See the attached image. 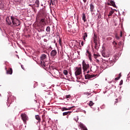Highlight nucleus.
Wrapping results in <instances>:
<instances>
[{
  "label": "nucleus",
  "mask_w": 130,
  "mask_h": 130,
  "mask_svg": "<svg viewBox=\"0 0 130 130\" xmlns=\"http://www.w3.org/2000/svg\"><path fill=\"white\" fill-rule=\"evenodd\" d=\"M11 19L12 20V24H11V27L14 28V27H17L21 25V22L19 19H17L15 17L11 16Z\"/></svg>",
  "instance_id": "obj_1"
},
{
  "label": "nucleus",
  "mask_w": 130,
  "mask_h": 130,
  "mask_svg": "<svg viewBox=\"0 0 130 130\" xmlns=\"http://www.w3.org/2000/svg\"><path fill=\"white\" fill-rule=\"evenodd\" d=\"M40 58V63L42 67H43L44 69H49L50 68V65H46V64H45V62L43 60L46 58V55L44 54H42Z\"/></svg>",
  "instance_id": "obj_2"
},
{
  "label": "nucleus",
  "mask_w": 130,
  "mask_h": 130,
  "mask_svg": "<svg viewBox=\"0 0 130 130\" xmlns=\"http://www.w3.org/2000/svg\"><path fill=\"white\" fill-rule=\"evenodd\" d=\"M75 75L77 79V80H80V77L78 76H80L82 75V68L81 67H76L75 69Z\"/></svg>",
  "instance_id": "obj_3"
},
{
  "label": "nucleus",
  "mask_w": 130,
  "mask_h": 130,
  "mask_svg": "<svg viewBox=\"0 0 130 130\" xmlns=\"http://www.w3.org/2000/svg\"><path fill=\"white\" fill-rule=\"evenodd\" d=\"M82 69L84 73H86L88 70H90V72H92V68L90 69L89 64L86 63V62L84 60H83L82 62Z\"/></svg>",
  "instance_id": "obj_4"
},
{
  "label": "nucleus",
  "mask_w": 130,
  "mask_h": 130,
  "mask_svg": "<svg viewBox=\"0 0 130 130\" xmlns=\"http://www.w3.org/2000/svg\"><path fill=\"white\" fill-rule=\"evenodd\" d=\"M44 15H45V12L43 9H42L40 11V12H38L37 18L39 19L44 18Z\"/></svg>",
  "instance_id": "obj_5"
},
{
  "label": "nucleus",
  "mask_w": 130,
  "mask_h": 130,
  "mask_svg": "<svg viewBox=\"0 0 130 130\" xmlns=\"http://www.w3.org/2000/svg\"><path fill=\"white\" fill-rule=\"evenodd\" d=\"M21 116L23 121L25 123H26L27 122V120H28V119L27 115H26V114H21Z\"/></svg>",
  "instance_id": "obj_6"
},
{
  "label": "nucleus",
  "mask_w": 130,
  "mask_h": 130,
  "mask_svg": "<svg viewBox=\"0 0 130 130\" xmlns=\"http://www.w3.org/2000/svg\"><path fill=\"white\" fill-rule=\"evenodd\" d=\"M56 54H57V51L55 50H53L50 52V55L52 57H54Z\"/></svg>",
  "instance_id": "obj_7"
},
{
  "label": "nucleus",
  "mask_w": 130,
  "mask_h": 130,
  "mask_svg": "<svg viewBox=\"0 0 130 130\" xmlns=\"http://www.w3.org/2000/svg\"><path fill=\"white\" fill-rule=\"evenodd\" d=\"M108 6H112L114 8H116V5H115V2L113 1H111L110 3H107Z\"/></svg>",
  "instance_id": "obj_8"
},
{
  "label": "nucleus",
  "mask_w": 130,
  "mask_h": 130,
  "mask_svg": "<svg viewBox=\"0 0 130 130\" xmlns=\"http://www.w3.org/2000/svg\"><path fill=\"white\" fill-rule=\"evenodd\" d=\"M96 76H97V75H94V74L89 75V74H87L86 75H85V79H91V78H94V77H96Z\"/></svg>",
  "instance_id": "obj_9"
},
{
  "label": "nucleus",
  "mask_w": 130,
  "mask_h": 130,
  "mask_svg": "<svg viewBox=\"0 0 130 130\" xmlns=\"http://www.w3.org/2000/svg\"><path fill=\"white\" fill-rule=\"evenodd\" d=\"M6 24L8 26H11L12 25V22L11 21V20H10V17H9V16L6 18Z\"/></svg>",
  "instance_id": "obj_10"
},
{
  "label": "nucleus",
  "mask_w": 130,
  "mask_h": 130,
  "mask_svg": "<svg viewBox=\"0 0 130 130\" xmlns=\"http://www.w3.org/2000/svg\"><path fill=\"white\" fill-rule=\"evenodd\" d=\"M5 69L7 75H12V74H13V69L12 68H10L8 70H7V68H6Z\"/></svg>",
  "instance_id": "obj_11"
},
{
  "label": "nucleus",
  "mask_w": 130,
  "mask_h": 130,
  "mask_svg": "<svg viewBox=\"0 0 130 130\" xmlns=\"http://www.w3.org/2000/svg\"><path fill=\"white\" fill-rule=\"evenodd\" d=\"M40 22L42 23V25H43V26H45V25H46V22H45V18L44 17L42 18Z\"/></svg>",
  "instance_id": "obj_12"
},
{
  "label": "nucleus",
  "mask_w": 130,
  "mask_h": 130,
  "mask_svg": "<svg viewBox=\"0 0 130 130\" xmlns=\"http://www.w3.org/2000/svg\"><path fill=\"white\" fill-rule=\"evenodd\" d=\"M72 108H73V107H71L68 108H67L66 107H62V108H60L59 109H60L62 111H66L67 110H71Z\"/></svg>",
  "instance_id": "obj_13"
},
{
  "label": "nucleus",
  "mask_w": 130,
  "mask_h": 130,
  "mask_svg": "<svg viewBox=\"0 0 130 130\" xmlns=\"http://www.w3.org/2000/svg\"><path fill=\"white\" fill-rule=\"evenodd\" d=\"M36 119H37V120H38L39 123H40V121H41V118H40V116H39V115H36Z\"/></svg>",
  "instance_id": "obj_14"
},
{
  "label": "nucleus",
  "mask_w": 130,
  "mask_h": 130,
  "mask_svg": "<svg viewBox=\"0 0 130 130\" xmlns=\"http://www.w3.org/2000/svg\"><path fill=\"white\" fill-rule=\"evenodd\" d=\"M90 6V12H93V10H94V5H93V4H90L89 5Z\"/></svg>",
  "instance_id": "obj_15"
},
{
  "label": "nucleus",
  "mask_w": 130,
  "mask_h": 130,
  "mask_svg": "<svg viewBox=\"0 0 130 130\" xmlns=\"http://www.w3.org/2000/svg\"><path fill=\"white\" fill-rule=\"evenodd\" d=\"M71 113H72V112H71V111L65 112L62 113V115H63V116H65V115H68L69 114L70 115V114H71Z\"/></svg>",
  "instance_id": "obj_16"
},
{
  "label": "nucleus",
  "mask_w": 130,
  "mask_h": 130,
  "mask_svg": "<svg viewBox=\"0 0 130 130\" xmlns=\"http://www.w3.org/2000/svg\"><path fill=\"white\" fill-rule=\"evenodd\" d=\"M95 44L94 48L95 49H98L99 48V45H98V43L97 42H93Z\"/></svg>",
  "instance_id": "obj_17"
},
{
  "label": "nucleus",
  "mask_w": 130,
  "mask_h": 130,
  "mask_svg": "<svg viewBox=\"0 0 130 130\" xmlns=\"http://www.w3.org/2000/svg\"><path fill=\"white\" fill-rule=\"evenodd\" d=\"M93 38V42H97V35L96 34H94Z\"/></svg>",
  "instance_id": "obj_18"
},
{
  "label": "nucleus",
  "mask_w": 130,
  "mask_h": 130,
  "mask_svg": "<svg viewBox=\"0 0 130 130\" xmlns=\"http://www.w3.org/2000/svg\"><path fill=\"white\" fill-rule=\"evenodd\" d=\"M82 19L83 20L84 22H86L87 21V19H86V15H85V14H83L82 16Z\"/></svg>",
  "instance_id": "obj_19"
},
{
  "label": "nucleus",
  "mask_w": 130,
  "mask_h": 130,
  "mask_svg": "<svg viewBox=\"0 0 130 130\" xmlns=\"http://www.w3.org/2000/svg\"><path fill=\"white\" fill-rule=\"evenodd\" d=\"M4 8V4H3V1L0 0V9H3Z\"/></svg>",
  "instance_id": "obj_20"
},
{
  "label": "nucleus",
  "mask_w": 130,
  "mask_h": 130,
  "mask_svg": "<svg viewBox=\"0 0 130 130\" xmlns=\"http://www.w3.org/2000/svg\"><path fill=\"white\" fill-rule=\"evenodd\" d=\"M63 73L65 75V76H68V74H69V72H68V70H64L63 71Z\"/></svg>",
  "instance_id": "obj_21"
},
{
  "label": "nucleus",
  "mask_w": 130,
  "mask_h": 130,
  "mask_svg": "<svg viewBox=\"0 0 130 130\" xmlns=\"http://www.w3.org/2000/svg\"><path fill=\"white\" fill-rule=\"evenodd\" d=\"M88 36L87 35V32H85L83 35V39L84 40H85L86 38Z\"/></svg>",
  "instance_id": "obj_22"
},
{
  "label": "nucleus",
  "mask_w": 130,
  "mask_h": 130,
  "mask_svg": "<svg viewBox=\"0 0 130 130\" xmlns=\"http://www.w3.org/2000/svg\"><path fill=\"white\" fill-rule=\"evenodd\" d=\"M113 13H114V12L113 11H111L109 12V14L108 15V17H110V16H112V14H113Z\"/></svg>",
  "instance_id": "obj_23"
},
{
  "label": "nucleus",
  "mask_w": 130,
  "mask_h": 130,
  "mask_svg": "<svg viewBox=\"0 0 130 130\" xmlns=\"http://www.w3.org/2000/svg\"><path fill=\"white\" fill-rule=\"evenodd\" d=\"M89 106H93V105H94V103H93L92 101H89Z\"/></svg>",
  "instance_id": "obj_24"
},
{
  "label": "nucleus",
  "mask_w": 130,
  "mask_h": 130,
  "mask_svg": "<svg viewBox=\"0 0 130 130\" xmlns=\"http://www.w3.org/2000/svg\"><path fill=\"white\" fill-rule=\"evenodd\" d=\"M46 31L47 32H50V27L49 26H48L47 28H46Z\"/></svg>",
  "instance_id": "obj_25"
},
{
  "label": "nucleus",
  "mask_w": 130,
  "mask_h": 130,
  "mask_svg": "<svg viewBox=\"0 0 130 130\" xmlns=\"http://www.w3.org/2000/svg\"><path fill=\"white\" fill-rule=\"evenodd\" d=\"M92 55L91 54H88V58L90 60H92Z\"/></svg>",
  "instance_id": "obj_26"
},
{
  "label": "nucleus",
  "mask_w": 130,
  "mask_h": 130,
  "mask_svg": "<svg viewBox=\"0 0 130 130\" xmlns=\"http://www.w3.org/2000/svg\"><path fill=\"white\" fill-rule=\"evenodd\" d=\"M93 56H94V59H97L98 57V55H97V54H93Z\"/></svg>",
  "instance_id": "obj_27"
},
{
  "label": "nucleus",
  "mask_w": 130,
  "mask_h": 130,
  "mask_svg": "<svg viewBox=\"0 0 130 130\" xmlns=\"http://www.w3.org/2000/svg\"><path fill=\"white\" fill-rule=\"evenodd\" d=\"M71 98V95H66L65 96V98L66 99H69V98Z\"/></svg>",
  "instance_id": "obj_28"
},
{
  "label": "nucleus",
  "mask_w": 130,
  "mask_h": 130,
  "mask_svg": "<svg viewBox=\"0 0 130 130\" xmlns=\"http://www.w3.org/2000/svg\"><path fill=\"white\" fill-rule=\"evenodd\" d=\"M11 99H12V100H11L12 102H14V100H16V98L14 96H12Z\"/></svg>",
  "instance_id": "obj_29"
},
{
  "label": "nucleus",
  "mask_w": 130,
  "mask_h": 130,
  "mask_svg": "<svg viewBox=\"0 0 130 130\" xmlns=\"http://www.w3.org/2000/svg\"><path fill=\"white\" fill-rule=\"evenodd\" d=\"M94 60L96 62H97V63H99V62L100 61L98 58L95 59Z\"/></svg>",
  "instance_id": "obj_30"
},
{
  "label": "nucleus",
  "mask_w": 130,
  "mask_h": 130,
  "mask_svg": "<svg viewBox=\"0 0 130 130\" xmlns=\"http://www.w3.org/2000/svg\"><path fill=\"white\" fill-rule=\"evenodd\" d=\"M120 78V77H117L116 78H115V81H118V80H119Z\"/></svg>",
  "instance_id": "obj_31"
},
{
  "label": "nucleus",
  "mask_w": 130,
  "mask_h": 130,
  "mask_svg": "<svg viewBox=\"0 0 130 130\" xmlns=\"http://www.w3.org/2000/svg\"><path fill=\"white\" fill-rule=\"evenodd\" d=\"M123 83V80H121L120 81V83H119L120 86H121V85H122Z\"/></svg>",
  "instance_id": "obj_32"
},
{
  "label": "nucleus",
  "mask_w": 130,
  "mask_h": 130,
  "mask_svg": "<svg viewBox=\"0 0 130 130\" xmlns=\"http://www.w3.org/2000/svg\"><path fill=\"white\" fill-rule=\"evenodd\" d=\"M36 4L37 5L38 8L39 7V1H36Z\"/></svg>",
  "instance_id": "obj_33"
},
{
  "label": "nucleus",
  "mask_w": 130,
  "mask_h": 130,
  "mask_svg": "<svg viewBox=\"0 0 130 130\" xmlns=\"http://www.w3.org/2000/svg\"><path fill=\"white\" fill-rule=\"evenodd\" d=\"M58 42L59 44H60V45H61V39H59Z\"/></svg>",
  "instance_id": "obj_34"
},
{
  "label": "nucleus",
  "mask_w": 130,
  "mask_h": 130,
  "mask_svg": "<svg viewBox=\"0 0 130 130\" xmlns=\"http://www.w3.org/2000/svg\"><path fill=\"white\" fill-rule=\"evenodd\" d=\"M54 71H56V74H58V70H56V69L55 70H53V72H54V74H55V72H54Z\"/></svg>",
  "instance_id": "obj_35"
},
{
  "label": "nucleus",
  "mask_w": 130,
  "mask_h": 130,
  "mask_svg": "<svg viewBox=\"0 0 130 130\" xmlns=\"http://www.w3.org/2000/svg\"><path fill=\"white\" fill-rule=\"evenodd\" d=\"M115 38H116V39L118 40L119 39V37L117 36V35L115 36Z\"/></svg>",
  "instance_id": "obj_36"
},
{
  "label": "nucleus",
  "mask_w": 130,
  "mask_h": 130,
  "mask_svg": "<svg viewBox=\"0 0 130 130\" xmlns=\"http://www.w3.org/2000/svg\"><path fill=\"white\" fill-rule=\"evenodd\" d=\"M86 53H88V54H91V53H90V52H89V51L87 50L86 51Z\"/></svg>",
  "instance_id": "obj_37"
},
{
  "label": "nucleus",
  "mask_w": 130,
  "mask_h": 130,
  "mask_svg": "<svg viewBox=\"0 0 130 130\" xmlns=\"http://www.w3.org/2000/svg\"><path fill=\"white\" fill-rule=\"evenodd\" d=\"M120 37H122V31H120Z\"/></svg>",
  "instance_id": "obj_38"
},
{
  "label": "nucleus",
  "mask_w": 130,
  "mask_h": 130,
  "mask_svg": "<svg viewBox=\"0 0 130 130\" xmlns=\"http://www.w3.org/2000/svg\"><path fill=\"white\" fill-rule=\"evenodd\" d=\"M81 45L82 46H84V42H81Z\"/></svg>",
  "instance_id": "obj_39"
},
{
  "label": "nucleus",
  "mask_w": 130,
  "mask_h": 130,
  "mask_svg": "<svg viewBox=\"0 0 130 130\" xmlns=\"http://www.w3.org/2000/svg\"><path fill=\"white\" fill-rule=\"evenodd\" d=\"M90 73V69L87 70V74H89Z\"/></svg>",
  "instance_id": "obj_40"
},
{
  "label": "nucleus",
  "mask_w": 130,
  "mask_h": 130,
  "mask_svg": "<svg viewBox=\"0 0 130 130\" xmlns=\"http://www.w3.org/2000/svg\"><path fill=\"white\" fill-rule=\"evenodd\" d=\"M118 77H120H120H121V73H120L119 74V76Z\"/></svg>",
  "instance_id": "obj_41"
},
{
  "label": "nucleus",
  "mask_w": 130,
  "mask_h": 130,
  "mask_svg": "<svg viewBox=\"0 0 130 130\" xmlns=\"http://www.w3.org/2000/svg\"><path fill=\"white\" fill-rule=\"evenodd\" d=\"M84 3H87V0H83Z\"/></svg>",
  "instance_id": "obj_42"
},
{
  "label": "nucleus",
  "mask_w": 130,
  "mask_h": 130,
  "mask_svg": "<svg viewBox=\"0 0 130 130\" xmlns=\"http://www.w3.org/2000/svg\"><path fill=\"white\" fill-rule=\"evenodd\" d=\"M103 56L104 57H105V54H103Z\"/></svg>",
  "instance_id": "obj_43"
},
{
  "label": "nucleus",
  "mask_w": 130,
  "mask_h": 130,
  "mask_svg": "<svg viewBox=\"0 0 130 130\" xmlns=\"http://www.w3.org/2000/svg\"><path fill=\"white\" fill-rule=\"evenodd\" d=\"M21 68L23 70H24V67H23V65H21Z\"/></svg>",
  "instance_id": "obj_44"
},
{
  "label": "nucleus",
  "mask_w": 130,
  "mask_h": 130,
  "mask_svg": "<svg viewBox=\"0 0 130 130\" xmlns=\"http://www.w3.org/2000/svg\"><path fill=\"white\" fill-rule=\"evenodd\" d=\"M66 2H68V0H66Z\"/></svg>",
  "instance_id": "obj_45"
},
{
  "label": "nucleus",
  "mask_w": 130,
  "mask_h": 130,
  "mask_svg": "<svg viewBox=\"0 0 130 130\" xmlns=\"http://www.w3.org/2000/svg\"><path fill=\"white\" fill-rule=\"evenodd\" d=\"M52 4L53 5V3H52Z\"/></svg>",
  "instance_id": "obj_46"
}]
</instances>
